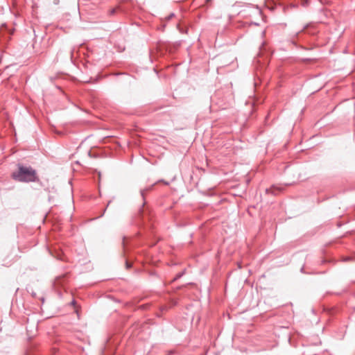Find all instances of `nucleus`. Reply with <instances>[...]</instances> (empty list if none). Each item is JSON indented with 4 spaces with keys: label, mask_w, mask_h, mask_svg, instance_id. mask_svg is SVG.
Instances as JSON below:
<instances>
[{
    "label": "nucleus",
    "mask_w": 355,
    "mask_h": 355,
    "mask_svg": "<svg viewBox=\"0 0 355 355\" xmlns=\"http://www.w3.org/2000/svg\"><path fill=\"white\" fill-rule=\"evenodd\" d=\"M125 266H126V268L128 269V268H130L131 267V264L128 261H126Z\"/></svg>",
    "instance_id": "obj_4"
},
{
    "label": "nucleus",
    "mask_w": 355,
    "mask_h": 355,
    "mask_svg": "<svg viewBox=\"0 0 355 355\" xmlns=\"http://www.w3.org/2000/svg\"><path fill=\"white\" fill-rule=\"evenodd\" d=\"M210 0H207V2L209 1Z\"/></svg>",
    "instance_id": "obj_7"
},
{
    "label": "nucleus",
    "mask_w": 355,
    "mask_h": 355,
    "mask_svg": "<svg viewBox=\"0 0 355 355\" xmlns=\"http://www.w3.org/2000/svg\"><path fill=\"white\" fill-rule=\"evenodd\" d=\"M12 178L16 181L31 182L38 181L37 172L31 166L18 164V169L12 173Z\"/></svg>",
    "instance_id": "obj_1"
},
{
    "label": "nucleus",
    "mask_w": 355,
    "mask_h": 355,
    "mask_svg": "<svg viewBox=\"0 0 355 355\" xmlns=\"http://www.w3.org/2000/svg\"><path fill=\"white\" fill-rule=\"evenodd\" d=\"M144 191H141V195H142L143 196H144Z\"/></svg>",
    "instance_id": "obj_5"
},
{
    "label": "nucleus",
    "mask_w": 355,
    "mask_h": 355,
    "mask_svg": "<svg viewBox=\"0 0 355 355\" xmlns=\"http://www.w3.org/2000/svg\"><path fill=\"white\" fill-rule=\"evenodd\" d=\"M282 190H283L282 187L272 186L270 188L267 189L266 192L272 193L273 195H277V192L281 191Z\"/></svg>",
    "instance_id": "obj_2"
},
{
    "label": "nucleus",
    "mask_w": 355,
    "mask_h": 355,
    "mask_svg": "<svg viewBox=\"0 0 355 355\" xmlns=\"http://www.w3.org/2000/svg\"><path fill=\"white\" fill-rule=\"evenodd\" d=\"M116 12V8H112L109 11L110 15H113Z\"/></svg>",
    "instance_id": "obj_3"
},
{
    "label": "nucleus",
    "mask_w": 355,
    "mask_h": 355,
    "mask_svg": "<svg viewBox=\"0 0 355 355\" xmlns=\"http://www.w3.org/2000/svg\"><path fill=\"white\" fill-rule=\"evenodd\" d=\"M180 276H181V275H178V277L175 279L180 277Z\"/></svg>",
    "instance_id": "obj_6"
}]
</instances>
